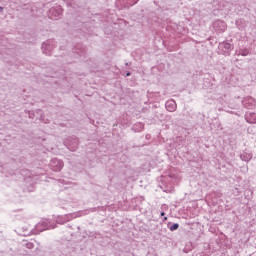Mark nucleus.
Returning <instances> with one entry per match:
<instances>
[{
	"label": "nucleus",
	"instance_id": "nucleus-2",
	"mask_svg": "<svg viewBox=\"0 0 256 256\" xmlns=\"http://www.w3.org/2000/svg\"><path fill=\"white\" fill-rule=\"evenodd\" d=\"M50 168L52 169V171H55L56 173L61 171V169H63V162L62 160H59L57 158H53L50 161Z\"/></svg>",
	"mask_w": 256,
	"mask_h": 256
},
{
	"label": "nucleus",
	"instance_id": "nucleus-10",
	"mask_svg": "<svg viewBox=\"0 0 256 256\" xmlns=\"http://www.w3.org/2000/svg\"><path fill=\"white\" fill-rule=\"evenodd\" d=\"M246 120L248 121V123H256V113L250 112L249 114H247Z\"/></svg>",
	"mask_w": 256,
	"mask_h": 256
},
{
	"label": "nucleus",
	"instance_id": "nucleus-18",
	"mask_svg": "<svg viewBox=\"0 0 256 256\" xmlns=\"http://www.w3.org/2000/svg\"><path fill=\"white\" fill-rule=\"evenodd\" d=\"M161 217H165V212H161Z\"/></svg>",
	"mask_w": 256,
	"mask_h": 256
},
{
	"label": "nucleus",
	"instance_id": "nucleus-14",
	"mask_svg": "<svg viewBox=\"0 0 256 256\" xmlns=\"http://www.w3.org/2000/svg\"><path fill=\"white\" fill-rule=\"evenodd\" d=\"M137 127H139L138 130H137ZM133 129H134L135 131H141V129H143V124L138 123V124H136V125L133 126Z\"/></svg>",
	"mask_w": 256,
	"mask_h": 256
},
{
	"label": "nucleus",
	"instance_id": "nucleus-21",
	"mask_svg": "<svg viewBox=\"0 0 256 256\" xmlns=\"http://www.w3.org/2000/svg\"><path fill=\"white\" fill-rule=\"evenodd\" d=\"M0 11H3V7H0Z\"/></svg>",
	"mask_w": 256,
	"mask_h": 256
},
{
	"label": "nucleus",
	"instance_id": "nucleus-4",
	"mask_svg": "<svg viewBox=\"0 0 256 256\" xmlns=\"http://www.w3.org/2000/svg\"><path fill=\"white\" fill-rule=\"evenodd\" d=\"M214 29H216L218 33H223L225 32V29H227V25L225 24V22L217 20L214 22Z\"/></svg>",
	"mask_w": 256,
	"mask_h": 256
},
{
	"label": "nucleus",
	"instance_id": "nucleus-7",
	"mask_svg": "<svg viewBox=\"0 0 256 256\" xmlns=\"http://www.w3.org/2000/svg\"><path fill=\"white\" fill-rule=\"evenodd\" d=\"M63 10L61 8H51L50 9V17L51 19H57V17H61Z\"/></svg>",
	"mask_w": 256,
	"mask_h": 256
},
{
	"label": "nucleus",
	"instance_id": "nucleus-19",
	"mask_svg": "<svg viewBox=\"0 0 256 256\" xmlns=\"http://www.w3.org/2000/svg\"><path fill=\"white\" fill-rule=\"evenodd\" d=\"M76 149H77V146H76V147H74V148H72V149H70V150L75 151Z\"/></svg>",
	"mask_w": 256,
	"mask_h": 256
},
{
	"label": "nucleus",
	"instance_id": "nucleus-17",
	"mask_svg": "<svg viewBox=\"0 0 256 256\" xmlns=\"http://www.w3.org/2000/svg\"><path fill=\"white\" fill-rule=\"evenodd\" d=\"M126 77H131V72H127Z\"/></svg>",
	"mask_w": 256,
	"mask_h": 256
},
{
	"label": "nucleus",
	"instance_id": "nucleus-11",
	"mask_svg": "<svg viewBox=\"0 0 256 256\" xmlns=\"http://www.w3.org/2000/svg\"><path fill=\"white\" fill-rule=\"evenodd\" d=\"M74 53H76V55H79L81 57V55H85V49H81L78 47H76L73 51Z\"/></svg>",
	"mask_w": 256,
	"mask_h": 256
},
{
	"label": "nucleus",
	"instance_id": "nucleus-16",
	"mask_svg": "<svg viewBox=\"0 0 256 256\" xmlns=\"http://www.w3.org/2000/svg\"><path fill=\"white\" fill-rule=\"evenodd\" d=\"M37 115H40V119H43V110H36Z\"/></svg>",
	"mask_w": 256,
	"mask_h": 256
},
{
	"label": "nucleus",
	"instance_id": "nucleus-22",
	"mask_svg": "<svg viewBox=\"0 0 256 256\" xmlns=\"http://www.w3.org/2000/svg\"><path fill=\"white\" fill-rule=\"evenodd\" d=\"M164 221H167V217H164Z\"/></svg>",
	"mask_w": 256,
	"mask_h": 256
},
{
	"label": "nucleus",
	"instance_id": "nucleus-8",
	"mask_svg": "<svg viewBox=\"0 0 256 256\" xmlns=\"http://www.w3.org/2000/svg\"><path fill=\"white\" fill-rule=\"evenodd\" d=\"M71 219H73V215L72 214H67L65 216H62L61 218H59L57 220V223H59L60 225H63L69 221H71Z\"/></svg>",
	"mask_w": 256,
	"mask_h": 256
},
{
	"label": "nucleus",
	"instance_id": "nucleus-13",
	"mask_svg": "<svg viewBox=\"0 0 256 256\" xmlns=\"http://www.w3.org/2000/svg\"><path fill=\"white\" fill-rule=\"evenodd\" d=\"M25 247L27 249H33L35 247V245L33 244V242H26Z\"/></svg>",
	"mask_w": 256,
	"mask_h": 256
},
{
	"label": "nucleus",
	"instance_id": "nucleus-9",
	"mask_svg": "<svg viewBox=\"0 0 256 256\" xmlns=\"http://www.w3.org/2000/svg\"><path fill=\"white\" fill-rule=\"evenodd\" d=\"M240 158L242 161H245L246 163H249V161H251V159H253V154L249 153V152H243L240 155Z\"/></svg>",
	"mask_w": 256,
	"mask_h": 256
},
{
	"label": "nucleus",
	"instance_id": "nucleus-1",
	"mask_svg": "<svg viewBox=\"0 0 256 256\" xmlns=\"http://www.w3.org/2000/svg\"><path fill=\"white\" fill-rule=\"evenodd\" d=\"M36 227L39 231H45L47 229H55L57 225L55 224V222H52L46 219L40 222L39 224H37Z\"/></svg>",
	"mask_w": 256,
	"mask_h": 256
},
{
	"label": "nucleus",
	"instance_id": "nucleus-6",
	"mask_svg": "<svg viewBox=\"0 0 256 256\" xmlns=\"http://www.w3.org/2000/svg\"><path fill=\"white\" fill-rule=\"evenodd\" d=\"M165 107L167 111L170 113H173L174 111L177 110V103L174 100H169L166 102Z\"/></svg>",
	"mask_w": 256,
	"mask_h": 256
},
{
	"label": "nucleus",
	"instance_id": "nucleus-23",
	"mask_svg": "<svg viewBox=\"0 0 256 256\" xmlns=\"http://www.w3.org/2000/svg\"><path fill=\"white\" fill-rule=\"evenodd\" d=\"M126 65H129V63H126Z\"/></svg>",
	"mask_w": 256,
	"mask_h": 256
},
{
	"label": "nucleus",
	"instance_id": "nucleus-12",
	"mask_svg": "<svg viewBox=\"0 0 256 256\" xmlns=\"http://www.w3.org/2000/svg\"><path fill=\"white\" fill-rule=\"evenodd\" d=\"M170 231H177L179 229V224L175 223L172 226L169 227Z\"/></svg>",
	"mask_w": 256,
	"mask_h": 256
},
{
	"label": "nucleus",
	"instance_id": "nucleus-20",
	"mask_svg": "<svg viewBox=\"0 0 256 256\" xmlns=\"http://www.w3.org/2000/svg\"><path fill=\"white\" fill-rule=\"evenodd\" d=\"M29 117H30V119H33V116H32L31 114H30V116H29Z\"/></svg>",
	"mask_w": 256,
	"mask_h": 256
},
{
	"label": "nucleus",
	"instance_id": "nucleus-15",
	"mask_svg": "<svg viewBox=\"0 0 256 256\" xmlns=\"http://www.w3.org/2000/svg\"><path fill=\"white\" fill-rule=\"evenodd\" d=\"M241 55H242L243 57H247V55H249V50H247V49L243 50V51L241 52Z\"/></svg>",
	"mask_w": 256,
	"mask_h": 256
},
{
	"label": "nucleus",
	"instance_id": "nucleus-5",
	"mask_svg": "<svg viewBox=\"0 0 256 256\" xmlns=\"http://www.w3.org/2000/svg\"><path fill=\"white\" fill-rule=\"evenodd\" d=\"M219 49H221L223 53H229L230 51H233V44L229 42H222L219 44Z\"/></svg>",
	"mask_w": 256,
	"mask_h": 256
},
{
	"label": "nucleus",
	"instance_id": "nucleus-3",
	"mask_svg": "<svg viewBox=\"0 0 256 256\" xmlns=\"http://www.w3.org/2000/svg\"><path fill=\"white\" fill-rule=\"evenodd\" d=\"M42 51L45 55H51L53 51V40H47L42 44Z\"/></svg>",
	"mask_w": 256,
	"mask_h": 256
}]
</instances>
